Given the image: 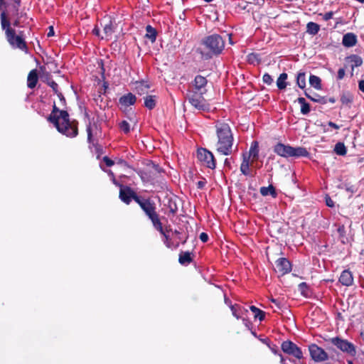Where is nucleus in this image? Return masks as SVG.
I'll use <instances>...</instances> for the list:
<instances>
[{
    "instance_id": "nucleus-10",
    "label": "nucleus",
    "mask_w": 364,
    "mask_h": 364,
    "mask_svg": "<svg viewBox=\"0 0 364 364\" xmlns=\"http://www.w3.org/2000/svg\"><path fill=\"white\" fill-rule=\"evenodd\" d=\"M134 201L139 204L148 218L156 213V204L150 199L141 197H135Z\"/></svg>"
},
{
    "instance_id": "nucleus-5",
    "label": "nucleus",
    "mask_w": 364,
    "mask_h": 364,
    "mask_svg": "<svg viewBox=\"0 0 364 364\" xmlns=\"http://www.w3.org/2000/svg\"><path fill=\"white\" fill-rule=\"evenodd\" d=\"M232 315L236 318H245L252 316L254 318H264L266 314L255 306H250L249 309L238 305L231 306Z\"/></svg>"
},
{
    "instance_id": "nucleus-4",
    "label": "nucleus",
    "mask_w": 364,
    "mask_h": 364,
    "mask_svg": "<svg viewBox=\"0 0 364 364\" xmlns=\"http://www.w3.org/2000/svg\"><path fill=\"white\" fill-rule=\"evenodd\" d=\"M274 151L280 156L288 157H307L309 155V151L304 147H293L289 145H285L278 143L274 147Z\"/></svg>"
},
{
    "instance_id": "nucleus-59",
    "label": "nucleus",
    "mask_w": 364,
    "mask_h": 364,
    "mask_svg": "<svg viewBox=\"0 0 364 364\" xmlns=\"http://www.w3.org/2000/svg\"><path fill=\"white\" fill-rule=\"evenodd\" d=\"M107 172L108 173L109 176L111 178H114V173H113V172L111 170H108Z\"/></svg>"
},
{
    "instance_id": "nucleus-6",
    "label": "nucleus",
    "mask_w": 364,
    "mask_h": 364,
    "mask_svg": "<svg viewBox=\"0 0 364 364\" xmlns=\"http://www.w3.org/2000/svg\"><path fill=\"white\" fill-rule=\"evenodd\" d=\"M205 93H199L196 92H188L186 98L189 103L198 111H209L210 106L208 101L204 98Z\"/></svg>"
},
{
    "instance_id": "nucleus-45",
    "label": "nucleus",
    "mask_w": 364,
    "mask_h": 364,
    "mask_svg": "<svg viewBox=\"0 0 364 364\" xmlns=\"http://www.w3.org/2000/svg\"><path fill=\"white\" fill-rule=\"evenodd\" d=\"M87 139H88V141L90 142L91 141V139H92V129H91V127L90 125H88L87 127Z\"/></svg>"
},
{
    "instance_id": "nucleus-25",
    "label": "nucleus",
    "mask_w": 364,
    "mask_h": 364,
    "mask_svg": "<svg viewBox=\"0 0 364 364\" xmlns=\"http://www.w3.org/2000/svg\"><path fill=\"white\" fill-rule=\"evenodd\" d=\"M179 263L182 265H187L192 262L191 253L189 252H183L179 255Z\"/></svg>"
},
{
    "instance_id": "nucleus-51",
    "label": "nucleus",
    "mask_w": 364,
    "mask_h": 364,
    "mask_svg": "<svg viewBox=\"0 0 364 364\" xmlns=\"http://www.w3.org/2000/svg\"><path fill=\"white\" fill-rule=\"evenodd\" d=\"M205 183L204 181H200L197 183V187L198 188H203L205 186Z\"/></svg>"
},
{
    "instance_id": "nucleus-28",
    "label": "nucleus",
    "mask_w": 364,
    "mask_h": 364,
    "mask_svg": "<svg viewBox=\"0 0 364 364\" xmlns=\"http://www.w3.org/2000/svg\"><path fill=\"white\" fill-rule=\"evenodd\" d=\"M287 74L283 73L280 74L277 80V86L279 90H284L287 87Z\"/></svg>"
},
{
    "instance_id": "nucleus-2",
    "label": "nucleus",
    "mask_w": 364,
    "mask_h": 364,
    "mask_svg": "<svg viewBox=\"0 0 364 364\" xmlns=\"http://www.w3.org/2000/svg\"><path fill=\"white\" fill-rule=\"evenodd\" d=\"M215 130L218 138L216 150L223 155H230L232 153L234 139L230 125L223 122H217Z\"/></svg>"
},
{
    "instance_id": "nucleus-29",
    "label": "nucleus",
    "mask_w": 364,
    "mask_h": 364,
    "mask_svg": "<svg viewBox=\"0 0 364 364\" xmlns=\"http://www.w3.org/2000/svg\"><path fill=\"white\" fill-rule=\"evenodd\" d=\"M298 102L301 105V112L303 114H307L310 112V106L306 102L304 97H299L297 100Z\"/></svg>"
},
{
    "instance_id": "nucleus-44",
    "label": "nucleus",
    "mask_w": 364,
    "mask_h": 364,
    "mask_svg": "<svg viewBox=\"0 0 364 364\" xmlns=\"http://www.w3.org/2000/svg\"><path fill=\"white\" fill-rule=\"evenodd\" d=\"M333 13L332 11H329V12L325 13L323 18L325 21H328L333 18Z\"/></svg>"
},
{
    "instance_id": "nucleus-30",
    "label": "nucleus",
    "mask_w": 364,
    "mask_h": 364,
    "mask_svg": "<svg viewBox=\"0 0 364 364\" xmlns=\"http://www.w3.org/2000/svg\"><path fill=\"white\" fill-rule=\"evenodd\" d=\"M144 105L146 108L152 109L156 105V96L147 95L144 97Z\"/></svg>"
},
{
    "instance_id": "nucleus-13",
    "label": "nucleus",
    "mask_w": 364,
    "mask_h": 364,
    "mask_svg": "<svg viewBox=\"0 0 364 364\" xmlns=\"http://www.w3.org/2000/svg\"><path fill=\"white\" fill-rule=\"evenodd\" d=\"M282 349L284 353L292 355L298 359L301 358L303 356L300 348L291 341H284L282 344Z\"/></svg>"
},
{
    "instance_id": "nucleus-15",
    "label": "nucleus",
    "mask_w": 364,
    "mask_h": 364,
    "mask_svg": "<svg viewBox=\"0 0 364 364\" xmlns=\"http://www.w3.org/2000/svg\"><path fill=\"white\" fill-rule=\"evenodd\" d=\"M135 197H139L129 187L121 186L119 191V198L126 204H129L132 199L134 200Z\"/></svg>"
},
{
    "instance_id": "nucleus-54",
    "label": "nucleus",
    "mask_w": 364,
    "mask_h": 364,
    "mask_svg": "<svg viewBox=\"0 0 364 364\" xmlns=\"http://www.w3.org/2000/svg\"><path fill=\"white\" fill-rule=\"evenodd\" d=\"M54 35V31H53V28L52 26L50 27V31L48 33V37H50V36H53Z\"/></svg>"
},
{
    "instance_id": "nucleus-18",
    "label": "nucleus",
    "mask_w": 364,
    "mask_h": 364,
    "mask_svg": "<svg viewBox=\"0 0 364 364\" xmlns=\"http://www.w3.org/2000/svg\"><path fill=\"white\" fill-rule=\"evenodd\" d=\"M136 96L134 95H133L132 93L129 92L127 95L122 96L119 99V102L122 106L127 107L129 106L134 105L136 102Z\"/></svg>"
},
{
    "instance_id": "nucleus-32",
    "label": "nucleus",
    "mask_w": 364,
    "mask_h": 364,
    "mask_svg": "<svg viewBox=\"0 0 364 364\" xmlns=\"http://www.w3.org/2000/svg\"><path fill=\"white\" fill-rule=\"evenodd\" d=\"M319 25L314 22H309L307 23L306 30L307 32L311 35H316L319 31Z\"/></svg>"
},
{
    "instance_id": "nucleus-3",
    "label": "nucleus",
    "mask_w": 364,
    "mask_h": 364,
    "mask_svg": "<svg viewBox=\"0 0 364 364\" xmlns=\"http://www.w3.org/2000/svg\"><path fill=\"white\" fill-rule=\"evenodd\" d=\"M202 45L208 50L207 52H200L202 57L210 59L213 55H218L222 53L225 48V40L218 34H213L203 38Z\"/></svg>"
},
{
    "instance_id": "nucleus-37",
    "label": "nucleus",
    "mask_w": 364,
    "mask_h": 364,
    "mask_svg": "<svg viewBox=\"0 0 364 364\" xmlns=\"http://www.w3.org/2000/svg\"><path fill=\"white\" fill-rule=\"evenodd\" d=\"M119 128L122 131H123L125 134H127L130 131V125L129 124L124 120L119 123Z\"/></svg>"
},
{
    "instance_id": "nucleus-49",
    "label": "nucleus",
    "mask_w": 364,
    "mask_h": 364,
    "mask_svg": "<svg viewBox=\"0 0 364 364\" xmlns=\"http://www.w3.org/2000/svg\"><path fill=\"white\" fill-rule=\"evenodd\" d=\"M328 124L329 127H333V128H334L336 129H338L340 128V127L338 124H336V123H334L333 122H329L328 123Z\"/></svg>"
},
{
    "instance_id": "nucleus-42",
    "label": "nucleus",
    "mask_w": 364,
    "mask_h": 364,
    "mask_svg": "<svg viewBox=\"0 0 364 364\" xmlns=\"http://www.w3.org/2000/svg\"><path fill=\"white\" fill-rule=\"evenodd\" d=\"M103 161L105 163V164L107 165V166H112L114 165V161L112 160H111L109 158H108L107 156H104L103 157Z\"/></svg>"
},
{
    "instance_id": "nucleus-43",
    "label": "nucleus",
    "mask_w": 364,
    "mask_h": 364,
    "mask_svg": "<svg viewBox=\"0 0 364 364\" xmlns=\"http://www.w3.org/2000/svg\"><path fill=\"white\" fill-rule=\"evenodd\" d=\"M199 237L203 242H206L208 240V235L205 232H201Z\"/></svg>"
},
{
    "instance_id": "nucleus-17",
    "label": "nucleus",
    "mask_w": 364,
    "mask_h": 364,
    "mask_svg": "<svg viewBox=\"0 0 364 364\" xmlns=\"http://www.w3.org/2000/svg\"><path fill=\"white\" fill-rule=\"evenodd\" d=\"M250 156H247V154H243L242 155V161L240 165V171L241 173L246 176H251V170H250Z\"/></svg>"
},
{
    "instance_id": "nucleus-23",
    "label": "nucleus",
    "mask_w": 364,
    "mask_h": 364,
    "mask_svg": "<svg viewBox=\"0 0 364 364\" xmlns=\"http://www.w3.org/2000/svg\"><path fill=\"white\" fill-rule=\"evenodd\" d=\"M149 219L151 221L153 226L161 234H164V229L162 224L160 221L159 215L155 213L152 216L149 217Z\"/></svg>"
},
{
    "instance_id": "nucleus-27",
    "label": "nucleus",
    "mask_w": 364,
    "mask_h": 364,
    "mask_svg": "<svg viewBox=\"0 0 364 364\" xmlns=\"http://www.w3.org/2000/svg\"><path fill=\"white\" fill-rule=\"evenodd\" d=\"M309 84L311 86L314 87L316 90H320L321 88V80L319 77L311 75L309 77Z\"/></svg>"
},
{
    "instance_id": "nucleus-56",
    "label": "nucleus",
    "mask_w": 364,
    "mask_h": 364,
    "mask_svg": "<svg viewBox=\"0 0 364 364\" xmlns=\"http://www.w3.org/2000/svg\"><path fill=\"white\" fill-rule=\"evenodd\" d=\"M225 166H228V167H230V161H229V159H226L225 160Z\"/></svg>"
},
{
    "instance_id": "nucleus-16",
    "label": "nucleus",
    "mask_w": 364,
    "mask_h": 364,
    "mask_svg": "<svg viewBox=\"0 0 364 364\" xmlns=\"http://www.w3.org/2000/svg\"><path fill=\"white\" fill-rule=\"evenodd\" d=\"M339 282L343 286H351L353 283V277L351 272L348 269L343 270L339 277Z\"/></svg>"
},
{
    "instance_id": "nucleus-33",
    "label": "nucleus",
    "mask_w": 364,
    "mask_h": 364,
    "mask_svg": "<svg viewBox=\"0 0 364 364\" xmlns=\"http://www.w3.org/2000/svg\"><path fill=\"white\" fill-rule=\"evenodd\" d=\"M296 84L301 89L306 87V74L304 72H299L296 76Z\"/></svg>"
},
{
    "instance_id": "nucleus-24",
    "label": "nucleus",
    "mask_w": 364,
    "mask_h": 364,
    "mask_svg": "<svg viewBox=\"0 0 364 364\" xmlns=\"http://www.w3.org/2000/svg\"><path fill=\"white\" fill-rule=\"evenodd\" d=\"M259 155V145L258 142L255 141L252 143L249 151V155L247 156L252 157V162L257 160Z\"/></svg>"
},
{
    "instance_id": "nucleus-55",
    "label": "nucleus",
    "mask_w": 364,
    "mask_h": 364,
    "mask_svg": "<svg viewBox=\"0 0 364 364\" xmlns=\"http://www.w3.org/2000/svg\"><path fill=\"white\" fill-rule=\"evenodd\" d=\"M338 231L339 233L342 234L344 232V226L343 225L340 226L338 228Z\"/></svg>"
},
{
    "instance_id": "nucleus-1",
    "label": "nucleus",
    "mask_w": 364,
    "mask_h": 364,
    "mask_svg": "<svg viewBox=\"0 0 364 364\" xmlns=\"http://www.w3.org/2000/svg\"><path fill=\"white\" fill-rule=\"evenodd\" d=\"M48 120L54 124L60 133L66 136L75 137L78 134L76 122H71L68 113L66 111L60 110L55 105Z\"/></svg>"
},
{
    "instance_id": "nucleus-19",
    "label": "nucleus",
    "mask_w": 364,
    "mask_h": 364,
    "mask_svg": "<svg viewBox=\"0 0 364 364\" xmlns=\"http://www.w3.org/2000/svg\"><path fill=\"white\" fill-rule=\"evenodd\" d=\"M356 43L357 36L353 33H347L343 36L342 43L345 47H353Z\"/></svg>"
},
{
    "instance_id": "nucleus-48",
    "label": "nucleus",
    "mask_w": 364,
    "mask_h": 364,
    "mask_svg": "<svg viewBox=\"0 0 364 364\" xmlns=\"http://www.w3.org/2000/svg\"><path fill=\"white\" fill-rule=\"evenodd\" d=\"M358 87L361 92H364V80H362L359 82Z\"/></svg>"
},
{
    "instance_id": "nucleus-47",
    "label": "nucleus",
    "mask_w": 364,
    "mask_h": 364,
    "mask_svg": "<svg viewBox=\"0 0 364 364\" xmlns=\"http://www.w3.org/2000/svg\"><path fill=\"white\" fill-rule=\"evenodd\" d=\"M326 204L327 206L331 207V208L334 206V202L329 197L326 198Z\"/></svg>"
},
{
    "instance_id": "nucleus-36",
    "label": "nucleus",
    "mask_w": 364,
    "mask_h": 364,
    "mask_svg": "<svg viewBox=\"0 0 364 364\" xmlns=\"http://www.w3.org/2000/svg\"><path fill=\"white\" fill-rule=\"evenodd\" d=\"M298 289L301 294L305 296L309 294V287L306 282H301L298 286Z\"/></svg>"
},
{
    "instance_id": "nucleus-31",
    "label": "nucleus",
    "mask_w": 364,
    "mask_h": 364,
    "mask_svg": "<svg viewBox=\"0 0 364 364\" xmlns=\"http://www.w3.org/2000/svg\"><path fill=\"white\" fill-rule=\"evenodd\" d=\"M146 37L150 41L154 43L156 41V30L151 26L150 25L146 26Z\"/></svg>"
},
{
    "instance_id": "nucleus-52",
    "label": "nucleus",
    "mask_w": 364,
    "mask_h": 364,
    "mask_svg": "<svg viewBox=\"0 0 364 364\" xmlns=\"http://www.w3.org/2000/svg\"><path fill=\"white\" fill-rule=\"evenodd\" d=\"M92 33L93 34L97 36H100V29L99 28L97 27H95L94 28V29L92 30Z\"/></svg>"
},
{
    "instance_id": "nucleus-63",
    "label": "nucleus",
    "mask_w": 364,
    "mask_h": 364,
    "mask_svg": "<svg viewBox=\"0 0 364 364\" xmlns=\"http://www.w3.org/2000/svg\"><path fill=\"white\" fill-rule=\"evenodd\" d=\"M348 364H353L352 361H348Z\"/></svg>"
},
{
    "instance_id": "nucleus-46",
    "label": "nucleus",
    "mask_w": 364,
    "mask_h": 364,
    "mask_svg": "<svg viewBox=\"0 0 364 364\" xmlns=\"http://www.w3.org/2000/svg\"><path fill=\"white\" fill-rule=\"evenodd\" d=\"M341 101L342 102L343 104H348V103H350L352 100L348 97L342 96L341 98Z\"/></svg>"
},
{
    "instance_id": "nucleus-39",
    "label": "nucleus",
    "mask_w": 364,
    "mask_h": 364,
    "mask_svg": "<svg viewBox=\"0 0 364 364\" xmlns=\"http://www.w3.org/2000/svg\"><path fill=\"white\" fill-rule=\"evenodd\" d=\"M262 80H263L264 83H265L267 85H271L273 82V78L268 73H265L263 75Z\"/></svg>"
},
{
    "instance_id": "nucleus-34",
    "label": "nucleus",
    "mask_w": 364,
    "mask_h": 364,
    "mask_svg": "<svg viewBox=\"0 0 364 364\" xmlns=\"http://www.w3.org/2000/svg\"><path fill=\"white\" fill-rule=\"evenodd\" d=\"M334 151L339 156H344L346 154L347 150L343 143L338 142L335 145Z\"/></svg>"
},
{
    "instance_id": "nucleus-11",
    "label": "nucleus",
    "mask_w": 364,
    "mask_h": 364,
    "mask_svg": "<svg viewBox=\"0 0 364 364\" xmlns=\"http://www.w3.org/2000/svg\"><path fill=\"white\" fill-rule=\"evenodd\" d=\"M309 350L312 360L315 362H323L328 359V353L316 344H311L309 346Z\"/></svg>"
},
{
    "instance_id": "nucleus-26",
    "label": "nucleus",
    "mask_w": 364,
    "mask_h": 364,
    "mask_svg": "<svg viewBox=\"0 0 364 364\" xmlns=\"http://www.w3.org/2000/svg\"><path fill=\"white\" fill-rule=\"evenodd\" d=\"M260 193L263 196H267L269 195L272 196L274 198H275L277 196L275 188H274V186L272 185H270L268 187H264V186L261 187L260 188Z\"/></svg>"
},
{
    "instance_id": "nucleus-53",
    "label": "nucleus",
    "mask_w": 364,
    "mask_h": 364,
    "mask_svg": "<svg viewBox=\"0 0 364 364\" xmlns=\"http://www.w3.org/2000/svg\"><path fill=\"white\" fill-rule=\"evenodd\" d=\"M153 168L156 172H161V169L159 165L153 164Z\"/></svg>"
},
{
    "instance_id": "nucleus-61",
    "label": "nucleus",
    "mask_w": 364,
    "mask_h": 364,
    "mask_svg": "<svg viewBox=\"0 0 364 364\" xmlns=\"http://www.w3.org/2000/svg\"><path fill=\"white\" fill-rule=\"evenodd\" d=\"M272 301L276 304V306H278V302L276 299H272Z\"/></svg>"
},
{
    "instance_id": "nucleus-64",
    "label": "nucleus",
    "mask_w": 364,
    "mask_h": 364,
    "mask_svg": "<svg viewBox=\"0 0 364 364\" xmlns=\"http://www.w3.org/2000/svg\"><path fill=\"white\" fill-rule=\"evenodd\" d=\"M119 163L123 164V163H124V161L121 160V161H119Z\"/></svg>"
},
{
    "instance_id": "nucleus-57",
    "label": "nucleus",
    "mask_w": 364,
    "mask_h": 364,
    "mask_svg": "<svg viewBox=\"0 0 364 364\" xmlns=\"http://www.w3.org/2000/svg\"><path fill=\"white\" fill-rule=\"evenodd\" d=\"M112 182H113V183H114V184H115L116 186H119L121 188V186H121V185H119V184L117 182V181L115 180V178H114H114H112Z\"/></svg>"
},
{
    "instance_id": "nucleus-9",
    "label": "nucleus",
    "mask_w": 364,
    "mask_h": 364,
    "mask_svg": "<svg viewBox=\"0 0 364 364\" xmlns=\"http://www.w3.org/2000/svg\"><path fill=\"white\" fill-rule=\"evenodd\" d=\"M197 156L198 160L206 167L214 169L215 168V160L212 152L206 149H198Z\"/></svg>"
},
{
    "instance_id": "nucleus-50",
    "label": "nucleus",
    "mask_w": 364,
    "mask_h": 364,
    "mask_svg": "<svg viewBox=\"0 0 364 364\" xmlns=\"http://www.w3.org/2000/svg\"><path fill=\"white\" fill-rule=\"evenodd\" d=\"M305 95L309 98L311 100L314 101V102H320V100L316 98V97H312L311 96H310L306 92H305Z\"/></svg>"
},
{
    "instance_id": "nucleus-38",
    "label": "nucleus",
    "mask_w": 364,
    "mask_h": 364,
    "mask_svg": "<svg viewBox=\"0 0 364 364\" xmlns=\"http://www.w3.org/2000/svg\"><path fill=\"white\" fill-rule=\"evenodd\" d=\"M1 26H2L3 29L6 30L8 28H10L9 22L6 19L4 12H2L1 14Z\"/></svg>"
},
{
    "instance_id": "nucleus-41",
    "label": "nucleus",
    "mask_w": 364,
    "mask_h": 364,
    "mask_svg": "<svg viewBox=\"0 0 364 364\" xmlns=\"http://www.w3.org/2000/svg\"><path fill=\"white\" fill-rule=\"evenodd\" d=\"M345 74H346L345 70L343 68H340L338 71L337 80H342L344 77Z\"/></svg>"
},
{
    "instance_id": "nucleus-40",
    "label": "nucleus",
    "mask_w": 364,
    "mask_h": 364,
    "mask_svg": "<svg viewBox=\"0 0 364 364\" xmlns=\"http://www.w3.org/2000/svg\"><path fill=\"white\" fill-rule=\"evenodd\" d=\"M164 237V242L165 244V245L168 247V248H171L172 247V244L169 240V237L166 234V232L164 231V234H161Z\"/></svg>"
},
{
    "instance_id": "nucleus-14",
    "label": "nucleus",
    "mask_w": 364,
    "mask_h": 364,
    "mask_svg": "<svg viewBox=\"0 0 364 364\" xmlns=\"http://www.w3.org/2000/svg\"><path fill=\"white\" fill-rule=\"evenodd\" d=\"M291 270V264L287 259L282 257L276 261V271L280 273L281 275H284Z\"/></svg>"
},
{
    "instance_id": "nucleus-62",
    "label": "nucleus",
    "mask_w": 364,
    "mask_h": 364,
    "mask_svg": "<svg viewBox=\"0 0 364 364\" xmlns=\"http://www.w3.org/2000/svg\"><path fill=\"white\" fill-rule=\"evenodd\" d=\"M280 357H281V363H284V358H283V357L282 355H280Z\"/></svg>"
},
{
    "instance_id": "nucleus-20",
    "label": "nucleus",
    "mask_w": 364,
    "mask_h": 364,
    "mask_svg": "<svg viewBox=\"0 0 364 364\" xmlns=\"http://www.w3.org/2000/svg\"><path fill=\"white\" fill-rule=\"evenodd\" d=\"M114 32V24L112 22V21H109L108 22L105 23V25L103 26L104 36H102L101 38L102 39L105 38L107 40H109L112 38Z\"/></svg>"
},
{
    "instance_id": "nucleus-7",
    "label": "nucleus",
    "mask_w": 364,
    "mask_h": 364,
    "mask_svg": "<svg viewBox=\"0 0 364 364\" xmlns=\"http://www.w3.org/2000/svg\"><path fill=\"white\" fill-rule=\"evenodd\" d=\"M328 341L340 350L349 355L355 356L356 354L355 346L346 339H343L339 337H334L329 338Z\"/></svg>"
},
{
    "instance_id": "nucleus-58",
    "label": "nucleus",
    "mask_w": 364,
    "mask_h": 364,
    "mask_svg": "<svg viewBox=\"0 0 364 364\" xmlns=\"http://www.w3.org/2000/svg\"><path fill=\"white\" fill-rule=\"evenodd\" d=\"M112 182H113V183H114V184H115L116 186H119L121 188V186H121V185H119V184L117 182V181L115 180V178H114H114H112Z\"/></svg>"
},
{
    "instance_id": "nucleus-8",
    "label": "nucleus",
    "mask_w": 364,
    "mask_h": 364,
    "mask_svg": "<svg viewBox=\"0 0 364 364\" xmlns=\"http://www.w3.org/2000/svg\"><path fill=\"white\" fill-rule=\"evenodd\" d=\"M6 36L9 44L27 53L28 48L24 40L19 36H16L15 31L11 28L6 30Z\"/></svg>"
},
{
    "instance_id": "nucleus-12",
    "label": "nucleus",
    "mask_w": 364,
    "mask_h": 364,
    "mask_svg": "<svg viewBox=\"0 0 364 364\" xmlns=\"http://www.w3.org/2000/svg\"><path fill=\"white\" fill-rule=\"evenodd\" d=\"M208 80L202 75H198L195 77L192 82L191 88L188 92H196L199 93H206V85Z\"/></svg>"
},
{
    "instance_id": "nucleus-21",
    "label": "nucleus",
    "mask_w": 364,
    "mask_h": 364,
    "mask_svg": "<svg viewBox=\"0 0 364 364\" xmlns=\"http://www.w3.org/2000/svg\"><path fill=\"white\" fill-rule=\"evenodd\" d=\"M38 73L36 69L32 70L28 73V77H27V85L29 88L33 89L36 86V84L38 82Z\"/></svg>"
},
{
    "instance_id": "nucleus-60",
    "label": "nucleus",
    "mask_w": 364,
    "mask_h": 364,
    "mask_svg": "<svg viewBox=\"0 0 364 364\" xmlns=\"http://www.w3.org/2000/svg\"><path fill=\"white\" fill-rule=\"evenodd\" d=\"M360 336L362 338L363 341L364 342V330L361 331Z\"/></svg>"
},
{
    "instance_id": "nucleus-35",
    "label": "nucleus",
    "mask_w": 364,
    "mask_h": 364,
    "mask_svg": "<svg viewBox=\"0 0 364 364\" xmlns=\"http://www.w3.org/2000/svg\"><path fill=\"white\" fill-rule=\"evenodd\" d=\"M48 85L53 89V90L56 93L61 101L65 102V98L61 92H58V85L53 80L48 82Z\"/></svg>"
},
{
    "instance_id": "nucleus-22",
    "label": "nucleus",
    "mask_w": 364,
    "mask_h": 364,
    "mask_svg": "<svg viewBox=\"0 0 364 364\" xmlns=\"http://www.w3.org/2000/svg\"><path fill=\"white\" fill-rule=\"evenodd\" d=\"M346 61L350 63L352 72L355 68L359 67L363 64V59L357 55H351L346 58Z\"/></svg>"
}]
</instances>
